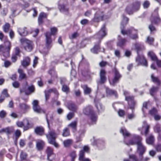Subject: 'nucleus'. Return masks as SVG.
<instances>
[{
    "label": "nucleus",
    "instance_id": "6e6552de",
    "mask_svg": "<svg viewBox=\"0 0 161 161\" xmlns=\"http://www.w3.org/2000/svg\"><path fill=\"white\" fill-rule=\"evenodd\" d=\"M114 77L112 80H109V81L110 85L114 86L119 82V79L121 77V75L115 68H114Z\"/></svg>",
    "mask_w": 161,
    "mask_h": 161
},
{
    "label": "nucleus",
    "instance_id": "c756f323",
    "mask_svg": "<svg viewBox=\"0 0 161 161\" xmlns=\"http://www.w3.org/2000/svg\"><path fill=\"white\" fill-rule=\"evenodd\" d=\"M68 108L72 111L75 112L77 109V107L74 103H69L68 105Z\"/></svg>",
    "mask_w": 161,
    "mask_h": 161
},
{
    "label": "nucleus",
    "instance_id": "f03ea898",
    "mask_svg": "<svg viewBox=\"0 0 161 161\" xmlns=\"http://www.w3.org/2000/svg\"><path fill=\"white\" fill-rule=\"evenodd\" d=\"M83 112L85 115L90 116L91 123H89V125L96 124L97 117L93 111L92 107L91 106H88L84 108Z\"/></svg>",
    "mask_w": 161,
    "mask_h": 161
},
{
    "label": "nucleus",
    "instance_id": "774afa93",
    "mask_svg": "<svg viewBox=\"0 0 161 161\" xmlns=\"http://www.w3.org/2000/svg\"><path fill=\"white\" fill-rule=\"evenodd\" d=\"M108 62L106 61H102L101 62H100L99 64V65L100 67H103L107 65H108Z\"/></svg>",
    "mask_w": 161,
    "mask_h": 161
},
{
    "label": "nucleus",
    "instance_id": "09e8293b",
    "mask_svg": "<svg viewBox=\"0 0 161 161\" xmlns=\"http://www.w3.org/2000/svg\"><path fill=\"white\" fill-rule=\"evenodd\" d=\"M48 73L51 75L52 77L57 78V75L54 69L53 68L50 69Z\"/></svg>",
    "mask_w": 161,
    "mask_h": 161
},
{
    "label": "nucleus",
    "instance_id": "37998d69",
    "mask_svg": "<svg viewBox=\"0 0 161 161\" xmlns=\"http://www.w3.org/2000/svg\"><path fill=\"white\" fill-rule=\"evenodd\" d=\"M95 103L98 112H101L103 110L104 108L100 103L99 102L97 103L95 100Z\"/></svg>",
    "mask_w": 161,
    "mask_h": 161
},
{
    "label": "nucleus",
    "instance_id": "f257e3e1",
    "mask_svg": "<svg viewBox=\"0 0 161 161\" xmlns=\"http://www.w3.org/2000/svg\"><path fill=\"white\" fill-rule=\"evenodd\" d=\"M120 132L122 133L123 135L125 140V143L126 145H137V144H132L131 143L133 142H137V141L138 140V139H139V138H141V139L140 141V142H142V138L140 136L138 135H134L133 136L132 138L130 140L129 142H125V140H126V137L129 136H130V134L125 129V128H121L120 130Z\"/></svg>",
    "mask_w": 161,
    "mask_h": 161
},
{
    "label": "nucleus",
    "instance_id": "cd10ccee",
    "mask_svg": "<svg viewBox=\"0 0 161 161\" xmlns=\"http://www.w3.org/2000/svg\"><path fill=\"white\" fill-rule=\"evenodd\" d=\"M44 145V142L43 141L40 140L38 142H37L36 144V146L37 149L38 150L40 151L42 150L43 149Z\"/></svg>",
    "mask_w": 161,
    "mask_h": 161
},
{
    "label": "nucleus",
    "instance_id": "423d86ee",
    "mask_svg": "<svg viewBox=\"0 0 161 161\" xmlns=\"http://www.w3.org/2000/svg\"><path fill=\"white\" fill-rule=\"evenodd\" d=\"M139 139L137 142H133L131 143L132 144H137V151L139 154V156L143 158V155L146 152V148L142 144V142H141V138H139Z\"/></svg>",
    "mask_w": 161,
    "mask_h": 161
},
{
    "label": "nucleus",
    "instance_id": "7c9ffc66",
    "mask_svg": "<svg viewBox=\"0 0 161 161\" xmlns=\"http://www.w3.org/2000/svg\"><path fill=\"white\" fill-rule=\"evenodd\" d=\"M18 72L19 74V80H21L26 78V74L23 72V70L22 69H19L18 70Z\"/></svg>",
    "mask_w": 161,
    "mask_h": 161
},
{
    "label": "nucleus",
    "instance_id": "9d476101",
    "mask_svg": "<svg viewBox=\"0 0 161 161\" xmlns=\"http://www.w3.org/2000/svg\"><path fill=\"white\" fill-rule=\"evenodd\" d=\"M100 79L97 80L98 87L104 84L106 81V72L104 69L100 70L99 73Z\"/></svg>",
    "mask_w": 161,
    "mask_h": 161
},
{
    "label": "nucleus",
    "instance_id": "864d4df0",
    "mask_svg": "<svg viewBox=\"0 0 161 161\" xmlns=\"http://www.w3.org/2000/svg\"><path fill=\"white\" fill-rule=\"evenodd\" d=\"M10 25L9 23H7L5 24L3 26V30L4 32L7 33L10 28Z\"/></svg>",
    "mask_w": 161,
    "mask_h": 161
},
{
    "label": "nucleus",
    "instance_id": "ddd939ff",
    "mask_svg": "<svg viewBox=\"0 0 161 161\" xmlns=\"http://www.w3.org/2000/svg\"><path fill=\"white\" fill-rule=\"evenodd\" d=\"M46 36V46L48 49H50L52 47V39L50 34L48 32L45 34Z\"/></svg>",
    "mask_w": 161,
    "mask_h": 161
},
{
    "label": "nucleus",
    "instance_id": "9b49d317",
    "mask_svg": "<svg viewBox=\"0 0 161 161\" xmlns=\"http://www.w3.org/2000/svg\"><path fill=\"white\" fill-rule=\"evenodd\" d=\"M21 42L25 50H31L33 49V43L31 41L25 38H23L21 39Z\"/></svg>",
    "mask_w": 161,
    "mask_h": 161
},
{
    "label": "nucleus",
    "instance_id": "c03bdc74",
    "mask_svg": "<svg viewBox=\"0 0 161 161\" xmlns=\"http://www.w3.org/2000/svg\"><path fill=\"white\" fill-rule=\"evenodd\" d=\"M72 142L71 139H69L65 140L63 142V144L65 147H68L71 145Z\"/></svg>",
    "mask_w": 161,
    "mask_h": 161
},
{
    "label": "nucleus",
    "instance_id": "c9c22d12",
    "mask_svg": "<svg viewBox=\"0 0 161 161\" xmlns=\"http://www.w3.org/2000/svg\"><path fill=\"white\" fill-rule=\"evenodd\" d=\"M129 158L133 160V161H142L143 158L139 156V158H137L136 156L134 154H131L129 155Z\"/></svg>",
    "mask_w": 161,
    "mask_h": 161
},
{
    "label": "nucleus",
    "instance_id": "603ef678",
    "mask_svg": "<svg viewBox=\"0 0 161 161\" xmlns=\"http://www.w3.org/2000/svg\"><path fill=\"white\" fill-rule=\"evenodd\" d=\"M62 85V91L66 93L69 92V87L66 85L63 84Z\"/></svg>",
    "mask_w": 161,
    "mask_h": 161
},
{
    "label": "nucleus",
    "instance_id": "20e7f679",
    "mask_svg": "<svg viewBox=\"0 0 161 161\" xmlns=\"http://www.w3.org/2000/svg\"><path fill=\"white\" fill-rule=\"evenodd\" d=\"M141 3L139 1H136L131 4L127 6L125 8L126 12L129 15L132 14L134 12L138 11L140 8Z\"/></svg>",
    "mask_w": 161,
    "mask_h": 161
},
{
    "label": "nucleus",
    "instance_id": "5fc2aeb1",
    "mask_svg": "<svg viewBox=\"0 0 161 161\" xmlns=\"http://www.w3.org/2000/svg\"><path fill=\"white\" fill-rule=\"evenodd\" d=\"M154 130L155 132L158 133L160 130V125L157 124L154 127Z\"/></svg>",
    "mask_w": 161,
    "mask_h": 161
},
{
    "label": "nucleus",
    "instance_id": "2eb2a0df",
    "mask_svg": "<svg viewBox=\"0 0 161 161\" xmlns=\"http://www.w3.org/2000/svg\"><path fill=\"white\" fill-rule=\"evenodd\" d=\"M58 8L60 11L66 15L69 14V8L64 4H58Z\"/></svg>",
    "mask_w": 161,
    "mask_h": 161
},
{
    "label": "nucleus",
    "instance_id": "b1692460",
    "mask_svg": "<svg viewBox=\"0 0 161 161\" xmlns=\"http://www.w3.org/2000/svg\"><path fill=\"white\" fill-rule=\"evenodd\" d=\"M30 58L28 57H26L24 58L23 60L21 62V64L23 67H25L30 64Z\"/></svg>",
    "mask_w": 161,
    "mask_h": 161
},
{
    "label": "nucleus",
    "instance_id": "7ed1b4c3",
    "mask_svg": "<svg viewBox=\"0 0 161 161\" xmlns=\"http://www.w3.org/2000/svg\"><path fill=\"white\" fill-rule=\"evenodd\" d=\"M123 19L121 23L120 28L121 30V33L123 35H130L133 31L135 30L132 27L126 30H125V27L126 24L128 23L129 21V18L126 17L124 14L122 15Z\"/></svg>",
    "mask_w": 161,
    "mask_h": 161
},
{
    "label": "nucleus",
    "instance_id": "4be33fe9",
    "mask_svg": "<svg viewBox=\"0 0 161 161\" xmlns=\"http://www.w3.org/2000/svg\"><path fill=\"white\" fill-rule=\"evenodd\" d=\"M93 145H96L100 149L102 148L104 146V142L103 141L98 139L97 140H94Z\"/></svg>",
    "mask_w": 161,
    "mask_h": 161
},
{
    "label": "nucleus",
    "instance_id": "338daca9",
    "mask_svg": "<svg viewBox=\"0 0 161 161\" xmlns=\"http://www.w3.org/2000/svg\"><path fill=\"white\" fill-rule=\"evenodd\" d=\"M20 93L24 92L26 95L29 94V93L27 91L26 88L25 87H23L22 88L20 89Z\"/></svg>",
    "mask_w": 161,
    "mask_h": 161
},
{
    "label": "nucleus",
    "instance_id": "8fccbe9b",
    "mask_svg": "<svg viewBox=\"0 0 161 161\" xmlns=\"http://www.w3.org/2000/svg\"><path fill=\"white\" fill-rule=\"evenodd\" d=\"M20 51H16L15 54L13 55L12 57V60L13 62H15L17 59V56H19Z\"/></svg>",
    "mask_w": 161,
    "mask_h": 161
},
{
    "label": "nucleus",
    "instance_id": "5701e85b",
    "mask_svg": "<svg viewBox=\"0 0 161 161\" xmlns=\"http://www.w3.org/2000/svg\"><path fill=\"white\" fill-rule=\"evenodd\" d=\"M142 127V129H144L145 130L144 134L145 136H146L149 132V129L150 128L149 125L147 124L146 121H144L143 122Z\"/></svg>",
    "mask_w": 161,
    "mask_h": 161
},
{
    "label": "nucleus",
    "instance_id": "69168bd1",
    "mask_svg": "<svg viewBox=\"0 0 161 161\" xmlns=\"http://www.w3.org/2000/svg\"><path fill=\"white\" fill-rule=\"evenodd\" d=\"M85 155V152H84L83 150H81L80 152L79 153V160L82 159L84 157Z\"/></svg>",
    "mask_w": 161,
    "mask_h": 161
},
{
    "label": "nucleus",
    "instance_id": "052dcab7",
    "mask_svg": "<svg viewBox=\"0 0 161 161\" xmlns=\"http://www.w3.org/2000/svg\"><path fill=\"white\" fill-rule=\"evenodd\" d=\"M16 124L19 127H22L24 125H25V123H24V120H23V122L17 121L16 123Z\"/></svg>",
    "mask_w": 161,
    "mask_h": 161
},
{
    "label": "nucleus",
    "instance_id": "6ab92c4d",
    "mask_svg": "<svg viewBox=\"0 0 161 161\" xmlns=\"http://www.w3.org/2000/svg\"><path fill=\"white\" fill-rule=\"evenodd\" d=\"M47 16V14L41 12L39 14L38 18V23L39 25H42L43 23V18H46Z\"/></svg>",
    "mask_w": 161,
    "mask_h": 161
},
{
    "label": "nucleus",
    "instance_id": "a211bd4d",
    "mask_svg": "<svg viewBox=\"0 0 161 161\" xmlns=\"http://www.w3.org/2000/svg\"><path fill=\"white\" fill-rule=\"evenodd\" d=\"M44 130L42 126H37L34 130L35 133L38 135L42 136L44 134Z\"/></svg>",
    "mask_w": 161,
    "mask_h": 161
},
{
    "label": "nucleus",
    "instance_id": "58836bf2",
    "mask_svg": "<svg viewBox=\"0 0 161 161\" xmlns=\"http://www.w3.org/2000/svg\"><path fill=\"white\" fill-rule=\"evenodd\" d=\"M77 123V121H74L72 122L68 125V126L71 128L74 132H75L76 130Z\"/></svg>",
    "mask_w": 161,
    "mask_h": 161
},
{
    "label": "nucleus",
    "instance_id": "f3484780",
    "mask_svg": "<svg viewBox=\"0 0 161 161\" xmlns=\"http://www.w3.org/2000/svg\"><path fill=\"white\" fill-rule=\"evenodd\" d=\"M158 8H157L154 11V12L156 13L157 16L153 18L151 20V23L154 24L155 25H158V24L161 23V19L159 16L158 14Z\"/></svg>",
    "mask_w": 161,
    "mask_h": 161
},
{
    "label": "nucleus",
    "instance_id": "c85d7f7f",
    "mask_svg": "<svg viewBox=\"0 0 161 161\" xmlns=\"http://www.w3.org/2000/svg\"><path fill=\"white\" fill-rule=\"evenodd\" d=\"M159 87L153 86L149 90L150 94L152 96H154L158 91Z\"/></svg>",
    "mask_w": 161,
    "mask_h": 161
},
{
    "label": "nucleus",
    "instance_id": "72a5a7b5",
    "mask_svg": "<svg viewBox=\"0 0 161 161\" xmlns=\"http://www.w3.org/2000/svg\"><path fill=\"white\" fill-rule=\"evenodd\" d=\"M151 79L152 81L154 83H156L158 85H159L160 84V81L158 78L155 76L153 74L151 75Z\"/></svg>",
    "mask_w": 161,
    "mask_h": 161
},
{
    "label": "nucleus",
    "instance_id": "bf43d9fd",
    "mask_svg": "<svg viewBox=\"0 0 161 161\" xmlns=\"http://www.w3.org/2000/svg\"><path fill=\"white\" fill-rule=\"evenodd\" d=\"M28 90L29 91L28 92L29 94L34 92L35 90V87L33 85L30 86L28 87Z\"/></svg>",
    "mask_w": 161,
    "mask_h": 161
},
{
    "label": "nucleus",
    "instance_id": "39448f33",
    "mask_svg": "<svg viewBox=\"0 0 161 161\" xmlns=\"http://www.w3.org/2000/svg\"><path fill=\"white\" fill-rule=\"evenodd\" d=\"M46 136L49 144L54 145L56 147H58V144L56 142L57 135L54 130H50L48 133L46 134Z\"/></svg>",
    "mask_w": 161,
    "mask_h": 161
},
{
    "label": "nucleus",
    "instance_id": "a18cd8bd",
    "mask_svg": "<svg viewBox=\"0 0 161 161\" xmlns=\"http://www.w3.org/2000/svg\"><path fill=\"white\" fill-rule=\"evenodd\" d=\"M70 135V132L69 130L67 128H65L63 130L62 136L64 137H66Z\"/></svg>",
    "mask_w": 161,
    "mask_h": 161
},
{
    "label": "nucleus",
    "instance_id": "3c124183",
    "mask_svg": "<svg viewBox=\"0 0 161 161\" xmlns=\"http://www.w3.org/2000/svg\"><path fill=\"white\" fill-rule=\"evenodd\" d=\"M27 156V154L21 151L20 154V161L25 160Z\"/></svg>",
    "mask_w": 161,
    "mask_h": 161
},
{
    "label": "nucleus",
    "instance_id": "2f4dec72",
    "mask_svg": "<svg viewBox=\"0 0 161 161\" xmlns=\"http://www.w3.org/2000/svg\"><path fill=\"white\" fill-rule=\"evenodd\" d=\"M154 140V137L152 134L150 135L146 140L147 143L149 145L152 144L153 143Z\"/></svg>",
    "mask_w": 161,
    "mask_h": 161
},
{
    "label": "nucleus",
    "instance_id": "0e129e2a",
    "mask_svg": "<svg viewBox=\"0 0 161 161\" xmlns=\"http://www.w3.org/2000/svg\"><path fill=\"white\" fill-rule=\"evenodd\" d=\"M2 95H3L5 97H8L9 96V94L8 93L7 90L6 89H4L2 92Z\"/></svg>",
    "mask_w": 161,
    "mask_h": 161
},
{
    "label": "nucleus",
    "instance_id": "f704fd0d",
    "mask_svg": "<svg viewBox=\"0 0 161 161\" xmlns=\"http://www.w3.org/2000/svg\"><path fill=\"white\" fill-rule=\"evenodd\" d=\"M19 105L20 108L24 111L27 110L30 108V106L26 103H20Z\"/></svg>",
    "mask_w": 161,
    "mask_h": 161
},
{
    "label": "nucleus",
    "instance_id": "680f3d73",
    "mask_svg": "<svg viewBox=\"0 0 161 161\" xmlns=\"http://www.w3.org/2000/svg\"><path fill=\"white\" fill-rule=\"evenodd\" d=\"M156 150L158 152H161V143H158L155 146Z\"/></svg>",
    "mask_w": 161,
    "mask_h": 161
},
{
    "label": "nucleus",
    "instance_id": "6e6d98bb",
    "mask_svg": "<svg viewBox=\"0 0 161 161\" xmlns=\"http://www.w3.org/2000/svg\"><path fill=\"white\" fill-rule=\"evenodd\" d=\"M154 41V39L152 37L148 36L147 38V42L150 45L152 44L153 43Z\"/></svg>",
    "mask_w": 161,
    "mask_h": 161
},
{
    "label": "nucleus",
    "instance_id": "13d9d810",
    "mask_svg": "<svg viewBox=\"0 0 161 161\" xmlns=\"http://www.w3.org/2000/svg\"><path fill=\"white\" fill-rule=\"evenodd\" d=\"M70 156L71 158V161H74L76 157L75 152L73 151L70 153Z\"/></svg>",
    "mask_w": 161,
    "mask_h": 161
},
{
    "label": "nucleus",
    "instance_id": "bb28decb",
    "mask_svg": "<svg viewBox=\"0 0 161 161\" xmlns=\"http://www.w3.org/2000/svg\"><path fill=\"white\" fill-rule=\"evenodd\" d=\"M14 131V129L13 127H8L2 129L0 130V132H5L9 134L13 132Z\"/></svg>",
    "mask_w": 161,
    "mask_h": 161
},
{
    "label": "nucleus",
    "instance_id": "de8ad7c7",
    "mask_svg": "<svg viewBox=\"0 0 161 161\" xmlns=\"http://www.w3.org/2000/svg\"><path fill=\"white\" fill-rule=\"evenodd\" d=\"M149 114L152 116H153L158 113V110L155 108H153L149 111Z\"/></svg>",
    "mask_w": 161,
    "mask_h": 161
},
{
    "label": "nucleus",
    "instance_id": "473e14b6",
    "mask_svg": "<svg viewBox=\"0 0 161 161\" xmlns=\"http://www.w3.org/2000/svg\"><path fill=\"white\" fill-rule=\"evenodd\" d=\"M24 123H25V125H24L23 126V130L24 131L27 130L29 129L30 127V124L29 121L27 119H24Z\"/></svg>",
    "mask_w": 161,
    "mask_h": 161
},
{
    "label": "nucleus",
    "instance_id": "a19ab883",
    "mask_svg": "<svg viewBox=\"0 0 161 161\" xmlns=\"http://www.w3.org/2000/svg\"><path fill=\"white\" fill-rule=\"evenodd\" d=\"M100 40H98V41L95 43L93 47L91 49V50H98L101 49L100 45Z\"/></svg>",
    "mask_w": 161,
    "mask_h": 161
},
{
    "label": "nucleus",
    "instance_id": "49530a36",
    "mask_svg": "<svg viewBox=\"0 0 161 161\" xmlns=\"http://www.w3.org/2000/svg\"><path fill=\"white\" fill-rule=\"evenodd\" d=\"M153 24V23H151L148 26V28L150 31V33L152 34H154L156 31V28Z\"/></svg>",
    "mask_w": 161,
    "mask_h": 161
},
{
    "label": "nucleus",
    "instance_id": "4c0bfd02",
    "mask_svg": "<svg viewBox=\"0 0 161 161\" xmlns=\"http://www.w3.org/2000/svg\"><path fill=\"white\" fill-rule=\"evenodd\" d=\"M81 86L83 89L85 94H88L91 92V89L88 87L87 85H83Z\"/></svg>",
    "mask_w": 161,
    "mask_h": 161
},
{
    "label": "nucleus",
    "instance_id": "e433bc0d",
    "mask_svg": "<svg viewBox=\"0 0 161 161\" xmlns=\"http://www.w3.org/2000/svg\"><path fill=\"white\" fill-rule=\"evenodd\" d=\"M11 44L8 41H6L4 42L3 45L4 49L5 50H10L11 49Z\"/></svg>",
    "mask_w": 161,
    "mask_h": 161
},
{
    "label": "nucleus",
    "instance_id": "a878e982",
    "mask_svg": "<svg viewBox=\"0 0 161 161\" xmlns=\"http://www.w3.org/2000/svg\"><path fill=\"white\" fill-rule=\"evenodd\" d=\"M118 42L117 43V45L120 47L123 46L126 41L125 39L122 38L119 35L118 36Z\"/></svg>",
    "mask_w": 161,
    "mask_h": 161
},
{
    "label": "nucleus",
    "instance_id": "f8f14e48",
    "mask_svg": "<svg viewBox=\"0 0 161 161\" xmlns=\"http://www.w3.org/2000/svg\"><path fill=\"white\" fill-rule=\"evenodd\" d=\"M134 97L133 96H130L125 98V100L128 102L130 108L133 109L136 104V102L134 100Z\"/></svg>",
    "mask_w": 161,
    "mask_h": 161
},
{
    "label": "nucleus",
    "instance_id": "412c9836",
    "mask_svg": "<svg viewBox=\"0 0 161 161\" xmlns=\"http://www.w3.org/2000/svg\"><path fill=\"white\" fill-rule=\"evenodd\" d=\"M18 32L21 36H25L27 35L28 32L26 30V28L24 27L23 28H19L18 29Z\"/></svg>",
    "mask_w": 161,
    "mask_h": 161
},
{
    "label": "nucleus",
    "instance_id": "79ce46f5",
    "mask_svg": "<svg viewBox=\"0 0 161 161\" xmlns=\"http://www.w3.org/2000/svg\"><path fill=\"white\" fill-rule=\"evenodd\" d=\"M148 55L153 61H155L158 59L155 54L152 51L148 53Z\"/></svg>",
    "mask_w": 161,
    "mask_h": 161
},
{
    "label": "nucleus",
    "instance_id": "0eeeda50",
    "mask_svg": "<svg viewBox=\"0 0 161 161\" xmlns=\"http://www.w3.org/2000/svg\"><path fill=\"white\" fill-rule=\"evenodd\" d=\"M139 51H137V57L136 59V61L138 65H141L145 67L148 66L147 61L143 54L140 55L139 54Z\"/></svg>",
    "mask_w": 161,
    "mask_h": 161
},
{
    "label": "nucleus",
    "instance_id": "4468645a",
    "mask_svg": "<svg viewBox=\"0 0 161 161\" xmlns=\"http://www.w3.org/2000/svg\"><path fill=\"white\" fill-rule=\"evenodd\" d=\"M32 108L34 111L37 113H40L42 112H44L39 105V102L37 100H34L32 103Z\"/></svg>",
    "mask_w": 161,
    "mask_h": 161
},
{
    "label": "nucleus",
    "instance_id": "ea45409f",
    "mask_svg": "<svg viewBox=\"0 0 161 161\" xmlns=\"http://www.w3.org/2000/svg\"><path fill=\"white\" fill-rule=\"evenodd\" d=\"M135 47L136 50H143L145 49L143 45L140 43H136Z\"/></svg>",
    "mask_w": 161,
    "mask_h": 161
},
{
    "label": "nucleus",
    "instance_id": "4d7b16f0",
    "mask_svg": "<svg viewBox=\"0 0 161 161\" xmlns=\"http://www.w3.org/2000/svg\"><path fill=\"white\" fill-rule=\"evenodd\" d=\"M50 30L51 32H48L50 34V36H52V35H55V33L57 32V28L55 27L51 28Z\"/></svg>",
    "mask_w": 161,
    "mask_h": 161
},
{
    "label": "nucleus",
    "instance_id": "aec40b11",
    "mask_svg": "<svg viewBox=\"0 0 161 161\" xmlns=\"http://www.w3.org/2000/svg\"><path fill=\"white\" fill-rule=\"evenodd\" d=\"M101 20H103V15H100L99 12H97L95 14L94 18L92 19V21L94 22H97Z\"/></svg>",
    "mask_w": 161,
    "mask_h": 161
},
{
    "label": "nucleus",
    "instance_id": "dca6fc26",
    "mask_svg": "<svg viewBox=\"0 0 161 161\" xmlns=\"http://www.w3.org/2000/svg\"><path fill=\"white\" fill-rule=\"evenodd\" d=\"M47 159L49 161H53L55 157L53 152V149L50 147L47 148Z\"/></svg>",
    "mask_w": 161,
    "mask_h": 161
},
{
    "label": "nucleus",
    "instance_id": "e2e57ef3",
    "mask_svg": "<svg viewBox=\"0 0 161 161\" xmlns=\"http://www.w3.org/2000/svg\"><path fill=\"white\" fill-rule=\"evenodd\" d=\"M74 116V114L73 112L69 113L67 115V117L68 120H70Z\"/></svg>",
    "mask_w": 161,
    "mask_h": 161
},
{
    "label": "nucleus",
    "instance_id": "393cba45",
    "mask_svg": "<svg viewBox=\"0 0 161 161\" xmlns=\"http://www.w3.org/2000/svg\"><path fill=\"white\" fill-rule=\"evenodd\" d=\"M106 94L107 96L114 95L115 97H117V93L116 91L111 90L108 88H106Z\"/></svg>",
    "mask_w": 161,
    "mask_h": 161
},
{
    "label": "nucleus",
    "instance_id": "1a4fd4ad",
    "mask_svg": "<svg viewBox=\"0 0 161 161\" xmlns=\"http://www.w3.org/2000/svg\"><path fill=\"white\" fill-rule=\"evenodd\" d=\"M106 30V24H104L102 25L99 32L94 35V38L98 39V40H101L103 37L107 35Z\"/></svg>",
    "mask_w": 161,
    "mask_h": 161
}]
</instances>
